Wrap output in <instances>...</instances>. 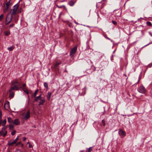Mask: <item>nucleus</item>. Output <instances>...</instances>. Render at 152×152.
<instances>
[{"label": "nucleus", "instance_id": "obj_1", "mask_svg": "<svg viewBox=\"0 0 152 152\" xmlns=\"http://www.w3.org/2000/svg\"><path fill=\"white\" fill-rule=\"evenodd\" d=\"M14 15H12V13L10 14L9 13L7 15L5 21V24L6 25H8L11 22L12 18V16Z\"/></svg>", "mask_w": 152, "mask_h": 152}, {"label": "nucleus", "instance_id": "obj_2", "mask_svg": "<svg viewBox=\"0 0 152 152\" xmlns=\"http://www.w3.org/2000/svg\"><path fill=\"white\" fill-rule=\"evenodd\" d=\"M77 48V47H74L71 49L69 54L71 57H72L74 56V55L75 53Z\"/></svg>", "mask_w": 152, "mask_h": 152}, {"label": "nucleus", "instance_id": "obj_3", "mask_svg": "<svg viewBox=\"0 0 152 152\" xmlns=\"http://www.w3.org/2000/svg\"><path fill=\"white\" fill-rule=\"evenodd\" d=\"M138 91L141 93H144L146 91V90L145 87L143 86H140L137 89Z\"/></svg>", "mask_w": 152, "mask_h": 152}, {"label": "nucleus", "instance_id": "obj_4", "mask_svg": "<svg viewBox=\"0 0 152 152\" xmlns=\"http://www.w3.org/2000/svg\"><path fill=\"white\" fill-rule=\"evenodd\" d=\"M19 7V5L17 4L13 6V8L12 10V11L11 13L12 15H15Z\"/></svg>", "mask_w": 152, "mask_h": 152}, {"label": "nucleus", "instance_id": "obj_5", "mask_svg": "<svg viewBox=\"0 0 152 152\" xmlns=\"http://www.w3.org/2000/svg\"><path fill=\"white\" fill-rule=\"evenodd\" d=\"M118 134L120 136L124 137L126 135V132L121 129H119Z\"/></svg>", "mask_w": 152, "mask_h": 152}, {"label": "nucleus", "instance_id": "obj_6", "mask_svg": "<svg viewBox=\"0 0 152 152\" xmlns=\"http://www.w3.org/2000/svg\"><path fill=\"white\" fill-rule=\"evenodd\" d=\"M19 88V87L16 85H14L13 86L11 87L9 91V92H11L12 90H17Z\"/></svg>", "mask_w": 152, "mask_h": 152}, {"label": "nucleus", "instance_id": "obj_7", "mask_svg": "<svg viewBox=\"0 0 152 152\" xmlns=\"http://www.w3.org/2000/svg\"><path fill=\"white\" fill-rule=\"evenodd\" d=\"M12 5V4H10L7 3L5 4L4 5V7L5 11H7L10 8V7Z\"/></svg>", "mask_w": 152, "mask_h": 152}, {"label": "nucleus", "instance_id": "obj_8", "mask_svg": "<svg viewBox=\"0 0 152 152\" xmlns=\"http://www.w3.org/2000/svg\"><path fill=\"white\" fill-rule=\"evenodd\" d=\"M4 107L5 110H8L10 108V104L9 102L8 101H7L5 102L4 105Z\"/></svg>", "mask_w": 152, "mask_h": 152}, {"label": "nucleus", "instance_id": "obj_9", "mask_svg": "<svg viewBox=\"0 0 152 152\" xmlns=\"http://www.w3.org/2000/svg\"><path fill=\"white\" fill-rule=\"evenodd\" d=\"M113 13L116 16H120L121 15V13L118 10H115L113 12Z\"/></svg>", "mask_w": 152, "mask_h": 152}, {"label": "nucleus", "instance_id": "obj_10", "mask_svg": "<svg viewBox=\"0 0 152 152\" xmlns=\"http://www.w3.org/2000/svg\"><path fill=\"white\" fill-rule=\"evenodd\" d=\"M76 2L75 0H71L69 1L68 4L70 6H73Z\"/></svg>", "mask_w": 152, "mask_h": 152}, {"label": "nucleus", "instance_id": "obj_11", "mask_svg": "<svg viewBox=\"0 0 152 152\" xmlns=\"http://www.w3.org/2000/svg\"><path fill=\"white\" fill-rule=\"evenodd\" d=\"M30 117V111L29 110H28L27 112L26 115L23 118L25 120H27Z\"/></svg>", "mask_w": 152, "mask_h": 152}, {"label": "nucleus", "instance_id": "obj_12", "mask_svg": "<svg viewBox=\"0 0 152 152\" xmlns=\"http://www.w3.org/2000/svg\"><path fill=\"white\" fill-rule=\"evenodd\" d=\"M13 123L15 125H19L20 124V122L18 119H15Z\"/></svg>", "mask_w": 152, "mask_h": 152}, {"label": "nucleus", "instance_id": "obj_13", "mask_svg": "<svg viewBox=\"0 0 152 152\" xmlns=\"http://www.w3.org/2000/svg\"><path fill=\"white\" fill-rule=\"evenodd\" d=\"M40 102H39V106L40 105H43L44 102H45V100L44 99H41L40 100Z\"/></svg>", "mask_w": 152, "mask_h": 152}, {"label": "nucleus", "instance_id": "obj_14", "mask_svg": "<svg viewBox=\"0 0 152 152\" xmlns=\"http://www.w3.org/2000/svg\"><path fill=\"white\" fill-rule=\"evenodd\" d=\"M42 94H40L39 96L37 97L35 99V102H38L39 100H40L41 99H42V97H41Z\"/></svg>", "mask_w": 152, "mask_h": 152}, {"label": "nucleus", "instance_id": "obj_15", "mask_svg": "<svg viewBox=\"0 0 152 152\" xmlns=\"http://www.w3.org/2000/svg\"><path fill=\"white\" fill-rule=\"evenodd\" d=\"M51 93L50 92H48L47 95V97L48 100H49L50 98V97L51 95Z\"/></svg>", "mask_w": 152, "mask_h": 152}, {"label": "nucleus", "instance_id": "obj_16", "mask_svg": "<svg viewBox=\"0 0 152 152\" xmlns=\"http://www.w3.org/2000/svg\"><path fill=\"white\" fill-rule=\"evenodd\" d=\"M15 143L16 142L14 140L13 141H10L8 142V144L11 146Z\"/></svg>", "mask_w": 152, "mask_h": 152}, {"label": "nucleus", "instance_id": "obj_17", "mask_svg": "<svg viewBox=\"0 0 152 152\" xmlns=\"http://www.w3.org/2000/svg\"><path fill=\"white\" fill-rule=\"evenodd\" d=\"M4 34L5 36H8L10 34V31L9 30L6 31L4 32Z\"/></svg>", "mask_w": 152, "mask_h": 152}, {"label": "nucleus", "instance_id": "obj_18", "mask_svg": "<svg viewBox=\"0 0 152 152\" xmlns=\"http://www.w3.org/2000/svg\"><path fill=\"white\" fill-rule=\"evenodd\" d=\"M39 91V90L38 89H37L35 91L34 94L32 95V97H35Z\"/></svg>", "mask_w": 152, "mask_h": 152}, {"label": "nucleus", "instance_id": "obj_19", "mask_svg": "<svg viewBox=\"0 0 152 152\" xmlns=\"http://www.w3.org/2000/svg\"><path fill=\"white\" fill-rule=\"evenodd\" d=\"M10 93L9 94V97L11 98H12L14 95V93L13 92H10Z\"/></svg>", "mask_w": 152, "mask_h": 152}, {"label": "nucleus", "instance_id": "obj_20", "mask_svg": "<svg viewBox=\"0 0 152 152\" xmlns=\"http://www.w3.org/2000/svg\"><path fill=\"white\" fill-rule=\"evenodd\" d=\"M22 89L23 91L25 92L28 95L29 92L27 90V89L26 88H22Z\"/></svg>", "mask_w": 152, "mask_h": 152}, {"label": "nucleus", "instance_id": "obj_21", "mask_svg": "<svg viewBox=\"0 0 152 152\" xmlns=\"http://www.w3.org/2000/svg\"><path fill=\"white\" fill-rule=\"evenodd\" d=\"M57 7L59 8H61L63 7H64V9L67 11V9L66 8V7L64 5H61V6H58V5H57Z\"/></svg>", "mask_w": 152, "mask_h": 152}, {"label": "nucleus", "instance_id": "obj_22", "mask_svg": "<svg viewBox=\"0 0 152 152\" xmlns=\"http://www.w3.org/2000/svg\"><path fill=\"white\" fill-rule=\"evenodd\" d=\"M93 150L92 148L90 147L88 149H87L86 152H91Z\"/></svg>", "mask_w": 152, "mask_h": 152}, {"label": "nucleus", "instance_id": "obj_23", "mask_svg": "<svg viewBox=\"0 0 152 152\" xmlns=\"http://www.w3.org/2000/svg\"><path fill=\"white\" fill-rule=\"evenodd\" d=\"M14 48V47L13 46H11L9 47H8L7 48V49L9 51H12L13 50Z\"/></svg>", "mask_w": 152, "mask_h": 152}, {"label": "nucleus", "instance_id": "obj_24", "mask_svg": "<svg viewBox=\"0 0 152 152\" xmlns=\"http://www.w3.org/2000/svg\"><path fill=\"white\" fill-rule=\"evenodd\" d=\"M61 64V62H56L55 65H54V67L55 68H56L59 65Z\"/></svg>", "mask_w": 152, "mask_h": 152}, {"label": "nucleus", "instance_id": "obj_25", "mask_svg": "<svg viewBox=\"0 0 152 152\" xmlns=\"http://www.w3.org/2000/svg\"><path fill=\"white\" fill-rule=\"evenodd\" d=\"M44 87L46 89L48 88V84L47 82H45L44 84Z\"/></svg>", "mask_w": 152, "mask_h": 152}, {"label": "nucleus", "instance_id": "obj_26", "mask_svg": "<svg viewBox=\"0 0 152 152\" xmlns=\"http://www.w3.org/2000/svg\"><path fill=\"white\" fill-rule=\"evenodd\" d=\"M7 120H8V122L9 123H11L12 122V118H10V117H8L7 118Z\"/></svg>", "mask_w": 152, "mask_h": 152}, {"label": "nucleus", "instance_id": "obj_27", "mask_svg": "<svg viewBox=\"0 0 152 152\" xmlns=\"http://www.w3.org/2000/svg\"><path fill=\"white\" fill-rule=\"evenodd\" d=\"M9 128L10 130H12L14 128V126L13 125L10 124L9 125Z\"/></svg>", "mask_w": 152, "mask_h": 152}, {"label": "nucleus", "instance_id": "obj_28", "mask_svg": "<svg viewBox=\"0 0 152 152\" xmlns=\"http://www.w3.org/2000/svg\"><path fill=\"white\" fill-rule=\"evenodd\" d=\"M6 119H5L3 121V122H2V126H4L6 124Z\"/></svg>", "mask_w": 152, "mask_h": 152}, {"label": "nucleus", "instance_id": "obj_29", "mask_svg": "<svg viewBox=\"0 0 152 152\" xmlns=\"http://www.w3.org/2000/svg\"><path fill=\"white\" fill-rule=\"evenodd\" d=\"M83 92H82V95H84L86 94V89L85 88H83Z\"/></svg>", "mask_w": 152, "mask_h": 152}, {"label": "nucleus", "instance_id": "obj_30", "mask_svg": "<svg viewBox=\"0 0 152 152\" xmlns=\"http://www.w3.org/2000/svg\"><path fill=\"white\" fill-rule=\"evenodd\" d=\"M146 23L148 26H151L152 25L150 21H147Z\"/></svg>", "mask_w": 152, "mask_h": 152}, {"label": "nucleus", "instance_id": "obj_31", "mask_svg": "<svg viewBox=\"0 0 152 152\" xmlns=\"http://www.w3.org/2000/svg\"><path fill=\"white\" fill-rule=\"evenodd\" d=\"M102 123L103 124L104 126H105L106 125V124L105 123V121L104 119L102 120Z\"/></svg>", "mask_w": 152, "mask_h": 152}, {"label": "nucleus", "instance_id": "obj_32", "mask_svg": "<svg viewBox=\"0 0 152 152\" xmlns=\"http://www.w3.org/2000/svg\"><path fill=\"white\" fill-rule=\"evenodd\" d=\"M3 17H4V14H2L0 16V21H1L3 19Z\"/></svg>", "mask_w": 152, "mask_h": 152}, {"label": "nucleus", "instance_id": "obj_33", "mask_svg": "<svg viewBox=\"0 0 152 152\" xmlns=\"http://www.w3.org/2000/svg\"><path fill=\"white\" fill-rule=\"evenodd\" d=\"M140 79H141V77L140 76H139V77L138 79V80L137 82L135 84H139V83L140 81Z\"/></svg>", "mask_w": 152, "mask_h": 152}, {"label": "nucleus", "instance_id": "obj_34", "mask_svg": "<svg viewBox=\"0 0 152 152\" xmlns=\"http://www.w3.org/2000/svg\"><path fill=\"white\" fill-rule=\"evenodd\" d=\"M16 132V131L15 130H14L12 131V132L11 133V134L12 135H14Z\"/></svg>", "mask_w": 152, "mask_h": 152}, {"label": "nucleus", "instance_id": "obj_35", "mask_svg": "<svg viewBox=\"0 0 152 152\" xmlns=\"http://www.w3.org/2000/svg\"><path fill=\"white\" fill-rule=\"evenodd\" d=\"M14 25L15 24L14 23H12L9 26V28H10L11 27H13L14 26Z\"/></svg>", "mask_w": 152, "mask_h": 152}, {"label": "nucleus", "instance_id": "obj_36", "mask_svg": "<svg viewBox=\"0 0 152 152\" xmlns=\"http://www.w3.org/2000/svg\"><path fill=\"white\" fill-rule=\"evenodd\" d=\"M2 114L1 111L0 110V120H1Z\"/></svg>", "mask_w": 152, "mask_h": 152}, {"label": "nucleus", "instance_id": "obj_37", "mask_svg": "<svg viewBox=\"0 0 152 152\" xmlns=\"http://www.w3.org/2000/svg\"><path fill=\"white\" fill-rule=\"evenodd\" d=\"M11 82L12 83V85L15 84H18V85H19L18 83V82H17V81H15L13 82L12 81Z\"/></svg>", "mask_w": 152, "mask_h": 152}, {"label": "nucleus", "instance_id": "obj_38", "mask_svg": "<svg viewBox=\"0 0 152 152\" xmlns=\"http://www.w3.org/2000/svg\"><path fill=\"white\" fill-rule=\"evenodd\" d=\"M3 134H4V132L3 130H1L0 131V135H2Z\"/></svg>", "mask_w": 152, "mask_h": 152}, {"label": "nucleus", "instance_id": "obj_39", "mask_svg": "<svg viewBox=\"0 0 152 152\" xmlns=\"http://www.w3.org/2000/svg\"><path fill=\"white\" fill-rule=\"evenodd\" d=\"M7 131H5V133L3 134V137H5L7 134Z\"/></svg>", "mask_w": 152, "mask_h": 152}, {"label": "nucleus", "instance_id": "obj_40", "mask_svg": "<svg viewBox=\"0 0 152 152\" xmlns=\"http://www.w3.org/2000/svg\"><path fill=\"white\" fill-rule=\"evenodd\" d=\"M112 22L114 25H116L117 24V22L114 20H112Z\"/></svg>", "mask_w": 152, "mask_h": 152}, {"label": "nucleus", "instance_id": "obj_41", "mask_svg": "<svg viewBox=\"0 0 152 152\" xmlns=\"http://www.w3.org/2000/svg\"><path fill=\"white\" fill-rule=\"evenodd\" d=\"M26 86V84L25 83H23L22 84V87L23 88H25Z\"/></svg>", "mask_w": 152, "mask_h": 152}, {"label": "nucleus", "instance_id": "obj_42", "mask_svg": "<svg viewBox=\"0 0 152 152\" xmlns=\"http://www.w3.org/2000/svg\"><path fill=\"white\" fill-rule=\"evenodd\" d=\"M18 136L16 138V139L14 140V141L16 143V142L18 140Z\"/></svg>", "mask_w": 152, "mask_h": 152}, {"label": "nucleus", "instance_id": "obj_43", "mask_svg": "<svg viewBox=\"0 0 152 152\" xmlns=\"http://www.w3.org/2000/svg\"><path fill=\"white\" fill-rule=\"evenodd\" d=\"M152 66V63H150L148 65V67H151Z\"/></svg>", "mask_w": 152, "mask_h": 152}, {"label": "nucleus", "instance_id": "obj_44", "mask_svg": "<svg viewBox=\"0 0 152 152\" xmlns=\"http://www.w3.org/2000/svg\"><path fill=\"white\" fill-rule=\"evenodd\" d=\"M28 147L29 148H32L33 146L30 143H29V144Z\"/></svg>", "mask_w": 152, "mask_h": 152}, {"label": "nucleus", "instance_id": "obj_45", "mask_svg": "<svg viewBox=\"0 0 152 152\" xmlns=\"http://www.w3.org/2000/svg\"><path fill=\"white\" fill-rule=\"evenodd\" d=\"M6 128L7 127H4L2 128V129L3 130H5Z\"/></svg>", "mask_w": 152, "mask_h": 152}, {"label": "nucleus", "instance_id": "obj_46", "mask_svg": "<svg viewBox=\"0 0 152 152\" xmlns=\"http://www.w3.org/2000/svg\"><path fill=\"white\" fill-rule=\"evenodd\" d=\"M26 140V138L25 137H23V141H25Z\"/></svg>", "mask_w": 152, "mask_h": 152}, {"label": "nucleus", "instance_id": "obj_47", "mask_svg": "<svg viewBox=\"0 0 152 152\" xmlns=\"http://www.w3.org/2000/svg\"><path fill=\"white\" fill-rule=\"evenodd\" d=\"M11 0H9L7 2L10 4H12V3L10 2Z\"/></svg>", "mask_w": 152, "mask_h": 152}, {"label": "nucleus", "instance_id": "obj_48", "mask_svg": "<svg viewBox=\"0 0 152 152\" xmlns=\"http://www.w3.org/2000/svg\"><path fill=\"white\" fill-rule=\"evenodd\" d=\"M20 143H21V142H18L17 144L16 145H19V144H20Z\"/></svg>", "mask_w": 152, "mask_h": 152}, {"label": "nucleus", "instance_id": "obj_49", "mask_svg": "<svg viewBox=\"0 0 152 152\" xmlns=\"http://www.w3.org/2000/svg\"><path fill=\"white\" fill-rule=\"evenodd\" d=\"M2 124V121L1 120H0V126Z\"/></svg>", "mask_w": 152, "mask_h": 152}, {"label": "nucleus", "instance_id": "obj_50", "mask_svg": "<svg viewBox=\"0 0 152 152\" xmlns=\"http://www.w3.org/2000/svg\"><path fill=\"white\" fill-rule=\"evenodd\" d=\"M140 19H143V18H140V19H139L138 20H139Z\"/></svg>", "mask_w": 152, "mask_h": 152}, {"label": "nucleus", "instance_id": "obj_51", "mask_svg": "<svg viewBox=\"0 0 152 152\" xmlns=\"http://www.w3.org/2000/svg\"><path fill=\"white\" fill-rule=\"evenodd\" d=\"M106 38L107 39H108L109 40H110V39L109 38H108V37H107Z\"/></svg>", "mask_w": 152, "mask_h": 152}, {"label": "nucleus", "instance_id": "obj_52", "mask_svg": "<svg viewBox=\"0 0 152 152\" xmlns=\"http://www.w3.org/2000/svg\"><path fill=\"white\" fill-rule=\"evenodd\" d=\"M80 152H84L83 151V150H82V151H81Z\"/></svg>", "mask_w": 152, "mask_h": 152}, {"label": "nucleus", "instance_id": "obj_53", "mask_svg": "<svg viewBox=\"0 0 152 152\" xmlns=\"http://www.w3.org/2000/svg\"><path fill=\"white\" fill-rule=\"evenodd\" d=\"M21 146H22V147H23V144H21Z\"/></svg>", "mask_w": 152, "mask_h": 152}, {"label": "nucleus", "instance_id": "obj_54", "mask_svg": "<svg viewBox=\"0 0 152 152\" xmlns=\"http://www.w3.org/2000/svg\"><path fill=\"white\" fill-rule=\"evenodd\" d=\"M75 23L76 24H78V23H77L76 22H75Z\"/></svg>", "mask_w": 152, "mask_h": 152}, {"label": "nucleus", "instance_id": "obj_55", "mask_svg": "<svg viewBox=\"0 0 152 152\" xmlns=\"http://www.w3.org/2000/svg\"><path fill=\"white\" fill-rule=\"evenodd\" d=\"M124 76H126V74H124Z\"/></svg>", "mask_w": 152, "mask_h": 152}, {"label": "nucleus", "instance_id": "obj_56", "mask_svg": "<svg viewBox=\"0 0 152 152\" xmlns=\"http://www.w3.org/2000/svg\"><path fill=\"white\" fill-rule=\"evenodd\" d=\"M29 143H30V142H28L27 143V144H29Z\"/></svg>", "mask_w": 152, "mask_h": 152}, {"label": "nucleus", "instance_id": "obj_57", "mask_svg": "<svg viewBox=\"0 0 152 152\" xmlns=\"http://www.w3.org/2000/svg\"><path fill=\"white\" fill-rule=\"evenodd\" d=\"M94 71H95V67H94Z\"/></svg>", "mask_w": 152, "mask_h": 152}, {"label": "nucleus", "instance_id": "obj_58", "mask_svg": "<svg viewBox=\"0 0 152 152\" xmlns=\"http://www.w3.org/2000/svg\"><path fill=\"white\" fill-rule=\"evenodd\" d=\"M99 4H101V5H102V3H99Z\"/></svg>", "mask_w": 152, "mask_h": 152}, {"label": "nucleus", "instance_id": "obj_59", "mask_svg": "<svg viewBox=\"0 0 152 152\" xmlns=\"http://www.w3.org/2000/svg\"><path fill=\"white\" fill-rule=\"evenodd\" d=\"M98 4H96V7H97H97H97V6H98Z\"/></svg>", "mask_w": 152, "mask_h": 152}, {"label": "nucleus", "instance_id": "obj_60", "mask_svg": "<svg viewBox=\"0 0 152 152\" xmlns=\"http://www.w3.org/2000/svg\"><path fill=\"white\" fill-rule=\"evenodd\" d=\"M16 85L18 86L19 85H18V84H17V85Z\"/></svg>", "mask_w": 152, "mask_h": 152}, {"label": "nucleus", "instance_id": "obj_61", "mask_svg": "<svg viewBox=\"0 0 152 152\" xmlns=\"http://www.w3.org/2000/svg\"><path fill=\"white\" fill-rule=\"evenodd\" d=\"M102 7H101V8H101V9H102Z\"/></svg>", "mask_w": 152, "mask_h": 152}]
</instances>
